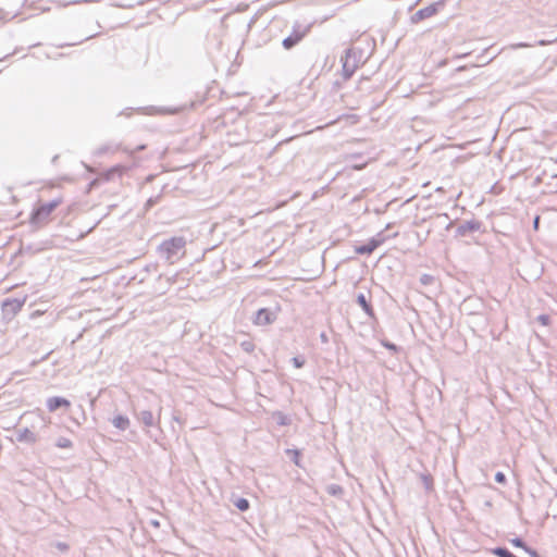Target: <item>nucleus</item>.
I'll list each match as a JSON object with an SVG mask.
<instances>
[{"mask_svg": "<svg viewBox=\"0 0 557 557\" xmlns=\"http://www.w3.org/2000/svg\"><path fill=\"white\" fill-rule=\"evenodd\" d=\"M185 246L186 238L184 236H173L158 246V252L161 258L174 263L185 255Z\"/></svg>", "mask_w": 557, "mask_h": 557, "instance_id": "nucleus-1", "label": "nucleus"}, {"mask_svg": "<svg viewBox=\"0 0 557 557\" xmlns=\"http://www.w3.org/2000/svg\"><path fill=\"white\" fill-rule=\"evenodd\" d=\"M61 202L62 200L60 198H55L49 202L40 203L38 207L34 208L29 216V224L33 231H37L47 224L50 214L61 205Z\"/></svg>", "mask_w": 557, "mask_h": 557, "instance_id": "nucleus-2", "label": "nucleus"}, {"mask_svg": "<svg viewBox=\"0 0 557 557\" xmlns=\"http://www.w3.org/2000/svg\"><path fill=\"white\" fill-rule=\"evenodd\" d=\"M361 51H356L354 48H347L341 57L342 73L345 81L349 79L359 66Z\"/></svg>", "mask_w": 557, "mask_h": 557, "instance_id": "nucleus-3", "label": "nucleus"}, {"mask_svg": "<svg viewBox=\"0 0 557 557\" xmlns=\"http://www.w3.org/2000/svg\"><path fill=\"white\" fill-rule=\"evenodd\" d=\"M313 23L302 24L296 21L293 24L292 33L285 37L282 41V46L285 50H290L296 47L310 32Z\"/></svg>", "mask_w": 557, "mask_h": 557, "instance_id": "nucleus-4", "label": "nucleus"}, {"mask_svg": "<svg viewBox=\"0 0 557 557\" xmlns=\"http://www.w3.org/2000/svg\"><path fill=\"white\" fill-rule=\"evenodd\" d=\"M484 224L482 221L472 219L461 222L455 231V237H473L475 233H484Z\"/></svg>", "mask_w": 557, "mask_h": 557, "instance_id": "nucleus-5", "label": "nucleus"}, {"mask_svg": "<svg viewBox=\"0 0 557 557\" xmlns=\"http://www.w3.org/2000/svg\"><path fill=\"white\" fill-rule=\"evenodd\" d=\"M26 296L22 298H7L1 304L4 319L11 320L22 309L26 301Z\"/></svg>", "mask_w": 557, "mask_h": 557, "instance_id": "nucleus-6", "label": "nucleus"}, {"mask_svg": "<svg viewBox=\"0 0 557 557\" xmlns=\"http://www.w3.org/2000/svg\"><path fill=\"white\" fill-rule=\"evenodd\" d=\"M442 2H434L425 8L418 10L413 15H411L410 21L412 24H417L425 18H429L435 15L438 12L440 7H442Z\"/></svg>", "mask_w": 557, "mask_h": 557, "instance_id": "nucleus-7", "label": "nucleus"}, {"mask_svg": "<svg viewBox=\"0 0 557 557\" xmlns=\"http://www.w3.org/2000/svg\"><path fill=\"white\" fill-rule=\"evenodd\" d=\"M276 320V313L269 308L259 309L253 318L256 325H268Z\"/></svg>", "mask_w": 557, "mask_h": 557, "instance_id": "nucleus-8", "label": "nucleus"}, {"mask_svg": "<svg viewBox=\"0 0 557 557\" xmlns=\"http://www.w3.org/2000/svg\"><path fill=\"white\" fill-rule=\"evenodd\" d=\"M356 302L362 308L364 313L372 320L376 321L374 309L363 293H359L356 297Z\"/></svg>", "mask_w": 557, "mask_h": 557, "instance_id": "nucleus-9", "label": "nucleus"}, {"mask_svg": "<svg viewBox=\"0 0 557 557\" xmlns=\"http://www.w3.org/2000/svg\"><path fill=\"white\" fill-rule=\"evenodd\" d=\"M47 408L49 411H55L58 409H60L61 407H70L71 406V403L70 400H67L66 398L64 397H61V396H53V397H50L47 399Z\"/></svg>", "mask_w": 557, "mask_h": 557, "instance_id": "nucleus-10", "label": "nucleus"}, {"mask_svg": "<svg viewBox=\"0 0 557 557\" xmlns=\"http://www.w3.org/2000/svg\"><path fill=\"white\" fill-rule=\"evenodd\" d=\"M126 171H127L126 166L116 164V165L106 170L101 174V180H103L106 182L112 181L115 176L121 177L123 175V173H125Z\"/></svg>", "mask_w": 557, "mask_h": 557, "instance_id": "nucleus-11", "label": "nucleus"}, {"mask_svg": "<svg viewBox=\"0 0 557 557\" xmlns=\"http://www.w3.org/2000/svg\"><path fill=\"white\" fill-rule=\"evenodd\" d=\"M16 441L21 443L35 444L37 436L27 428H23L16 431Z\"/></svg>", "mask_w": 557, "mask_h": 557, "instance_id": "nucleus-12", "label": "nucleus"}, {"mask_svg": "<svg viewBox=\"0 0 557 557\" xmlns=\"http://www.w3.org/2000/svg\"><path fill=\"white\" fill-rule=\"evenodd\" d=\"M136 418L140 423H143L147 428L154 426L158 422V421H156V419L150 410H141V411L137 412Z\"/></svg>", "mask_w": 557, "mask_h": 557, "instance_id": "nucleus-13", "label": "nucleus"}, {"mask_svg": "<svg viewBox=\"0 0 557 557\" xmlns=\"http://www.w3.org/2000/svg\"><path fill=\"white\" fill-rule=\"evenodd\" d=\"M392 226L391 223H388L384 231L379 232L375 236L371 237L370 240L375 243V246L379 248L381 245H383L388 238L391 237H397L398 233H394L393 235H386L385 231L388 230Z\"/></svg>", "mask_w": 557, "mask_h": 557, "instance_id": "nucleus-14", "label": "nucleus"}, {"mask_svg": "<svg viewBox=\"0 0 557 557\" xmlns=\"http://www.w3.org/2000/svg\"><path fill=\"white\" fill-rule=\"evenodd\" d=\"M112 424L120 431H125L129 428V419L126 416L117 414L112 419Z\"/></svg>", "mask_w": 557, "mask_h": 557, "instance_id": "nucleus-15", "label": "nucleus"}, {"mask_svg": "<svg viewBox=\"0 0 557 557\" xmlns=\"http://www.w3.org/2000/svg\"><path fill=\"white\" fill-rule=\"evenodd\" d=\"M376 248L377 247L375 246V243H373L369 239V242L367 244L356 246L355 251L358 255H361V256L367 255L368 256V255H371Z\"/></svg>", "mask_w": 557, "mask_h": 557, "instance_id": "nucleus-16", "label": "nucleus"}, {"mask_svg": "<svg viewBox=\"0 0 557 557\" xmlns=\"http://www.w3.org/2000/svg\"><path fill=\"white\" fill-rule=\"evenodd\" d=\"M195 107V103L194 102H190L188 104H184V106H181V107H164V108H161L159 109V111L161 113H166V114H177L184 110H187V109H193Z\"/></svg>", "mask_w": 557, "mask_h": 557, "instance_id": "nucleus-17", "label": "nucleus"}, {"mask_svg": "<svg viewBox=\"0 0 557 557\" xmlns=\"http://www.w3.org/2000/svg\"><path fill=\"white\" fill-rule=\"evenodd\" d=\"M492 554L497 557H517L507 547L497 546L492 549Z\"/></svg>", "mask_w": 557, "mask_h": 557, "instance_id": "nucleus-18", "label": "nucleus"}, {"mask_svg": "<svg viewBox=\"0 0 557 557\" xmlns=\"http://www.w3.org/2000/svg\"><path fill=\"white\" fill-rule=\"evenodd\" d=\"M234 506L239 510V511H247L250 507V504H249V500L247 498H244V497H238L236 498L234 502H233Z\"/></svg>", "mask_w": 557, "mask_h": 557, "instance_id": "nucleus-19", "label": "nucleus"}, {"mask_svg": "<svg viewBox=\"0 0 557 557\" xmlns=\"http://www.w3.org/2000/svg\"><path fill=\"white\" fill-rule=\"evenodd\" d=\"M55 445L60 448H71L73 443L67 437H59Z\"/></svg>", "mask_w": 557, "mask_h": 557, "instance_id": "nucleus-20", "label": "nucleus"}, {"mask_svg": "<svg viewBox=\"0 0 557 557\" xmlns=\"http://www.w3.org/2000/svg\"><path fill=\"white\" fill-rule=\"evenodd\" d=\"M421 479L425 490L430 491L433 488V479L430 474H422Z\"/></svg>", "mask_w": 557, "mask_h": 557, "instance_id": "nucleus-21", "label": "nucleus"}, {"mask_svg": "<svg viewBox=\"0 0 557 557\" xmlns=\"http://www.w3.org/2000/svg\"><path fill=\"white\" fill-rule=\"evenodd\" d=\"M290 361L293 366L297 369L302 368L306 363V359L302 356L293 357Z\"/></svg>", "mask_w": 557, "mask_h": 557, "instance_id": "nucleus-22", "label": "nucleus"}, {"mask_svg": "<svg viewBox=\"0 0 557 557\" xmlns=\"http://www.w3.org/2000/svg\"><path fill=\"white\" fill-rule=\"evenodd\" d=\"M288 455H293V462L296 465V466H299V459H300V450L298 449H287L286 451Z\"/></svg>", "mask_w": 557, "mask_h": 557, "instance_id": "nucleus-23", "label": "nucleus"}, {"mask_svg": "<svg viewBox=\"0 0 557 557\" xmlns=\"http://www.w3.org/2000/svg\"><path fill=\"white\" fill-rule=\"evenodd\" d=\"M240 347L244 351L249 354L255 350V344L251 341L242 342Z\"/></svg>", "mask_w": 557, "mask_h": 557, "instance_id": "nucleus-24", "label": "nucleus"}, {"mask_svg": "<svg viewBox=\"0 0 557 557\" xmlns=\"http://www.w3.org/2000/svg\"><path fill=\"white\" fill-rule=\"evenodd\" d=\"M435 281L434 276L433 275H430V274H422L421 277H420V283L422 285H430L432 284L433 282Z\"/></svg>", "mask_w": 557, "mask_h": 557, "instance_id": "nucleus-25", "label": "nucleus"}, {"mask_svg": "<svg viewBox=\"0 0 557 557\" xmlns=\"http://www.w3.org/2000/svg\"><path fill=\"white\" fill-rule=\"evenodd\" d=\"M510 543L515 546V547H519V548H524L525 547V542L521 539V537H515V539H511L510 540Z\"/></svg>", "mask_w": 557, "mask_h": 557, "instance_id": "nucleus-26", "label": "nucleus"}, {"mask_svg": "<svg viewBox=\"0 0 557 557\" xmlns=\"http://www.w3.org/2000/svg\"><path fill=\"white\" fill-rule=\"evenodd\" d=\"M329 493L331 495H339L343 493V488L342 486L337 485V484H333L329 487Z\"/></svg>", "mask_w": 557, "mask_h": 557, "instance_id": "nucleus-27", "label": "nucleus"}, {"mask_svg": "<svg viewBox=\"0 0 557 557\" xmlns=\"http://www.w3.org/2000/svg\"><path fill=\"white\" fill-rule=\"evenodd\" d=\"M494 479H495V481H496L497 483H499V484H505V483L507 482L506 475H505V473H504V472H502V471L496 472V474H495V478H494Z\"/></svg>", "mask_w": 557, "mask_h": 557, "instance_id": "nucleus-28", "label": "nucleus"}, {"mask_svg": "<svg viewBox=\"0 0 557 557\" xmlns=\"http://www.w3.org/2000/svg\"><path fill=\"white\" fill-rule=\"evenodd\" d=\"M159 196L157 197H150L147 201H146V205H145V208L146 210H149L150 208H152L159 200Z\"/></svg>", "mask_w": 557, "mask_h": 557, "instance_id": "nucleus-29", "label": "nucleus"}, {"mask_svg": "<svg viewBox=\"0 0 557 557\" xmlns=\"http://www.w3.org/2000/svg\"><path fill=\"white\" fill-rule=\"evenodd\" d=\"M111 150V147L108 146V145H103V146H100L96 151H95V154L96 156H102L104 153H107L108 151Z\"/></svg>", "mask_w": 557, "mask_h": 557, "instance_id": "nucleus-30", "label": "nucleus"}, {"mask_svg": "<svg viewBox=\"0 0 557 557\" xmlns=\"http://www.w3.org/2000/svg\"><path fill=\"white\" fill-rule=\"evenodd\" d=\"M537 321L542 324V325H548L549 324V321H550V317L548 314H540L537 317Z\"/></svg>", "mask_w": 557, "mask_h": 557, "instance_id": "nucleus-31", "label": "nucleus"}, {"mask_svg": "<svg viewBox=\"0 0 557 557\" xmlns=\"http://www.w3.org/2000/svg\"><path fill=\"white\" fill-rule=\"evenodd\" d=\"M523 550L525 553H528L531 557H541L539 552L528 545H525V547L523 548Z\"/></svg>", "mask_w": 557, "mask_h": 557, "instance_id": "nucleus-32", "label": "nucleus"}, {"mask_svg": "<svg viewBox=\"0 0 557 557\" xmlns=\"http://www.w3.org/2000/svg\"><path fill=\"white\" fill-rule=\"evenodd\" d=\"M382 344H383V346H384L386 349H388V350H391V351H397V350H398V347H397L394 343H391V342H388V341H385V342H383Z\"/></svg>", "mask_w": 557, "mask_h": 557, "instance_id": "nucleus-33", "label": "nucleus"}, {"mask_svg": "<svg viewBox=\"0 0 557 557\" xmlns=\"http://www.w3.org/2000/svg\"><path fill=\"white\" fill-rule=\"evenodd\" d=\"M540 221H541V216L540 215H535L534 219H533V223H532L534 231L539 230Z\"/></svg>", "mask_w": 557, "mask_h": 557, "instance_id": "nucleus-34", "label": "nucleus"}, {"mask_svg": "<svg viewBox=\"0 0 557 557\" xmlns=\"http://www.w3.org/2000/svg\"><path fill=\"white\" fill-rule=\"evenodd\" d=\"M320 339H321L322 343H327L329 342V337H327L326 333L322 332L320 334Z\"/></svg>", "mask_w": 557, "mask_h": 557, "instance_id": "nucleus-35", "label": "nucleus"}, {"mask_svg": "<svg viewBox=\"0 0 557 557\" xmlns=\"http://www.w3.org/2000/svg\"><path fill=\"white\" fill-rule=\"evenodd\" d=\"M131 111H132V109L127 108L126 110L121 111L120 115H127V116H129L131 115Z\"/></svg>", "mask_w": 557, "mask_h": 557, "instance_id": "nucleus-36", "label": "nucleus"}, {"mask_svg": "<svg viewBox=\"0 0 557 557\" xmlns=\"http://www.w3.org/2000/svg\"><path fill=\"white\" fill-rule=\"evenodd\" d=\"M58 548L60 549H67V545L65 543H58Z\"/></svg>", "mask_w": 557, "mask_h": 557, "instance_id": "nucleus-37", "label": "nucleus"}, {"mask_svg": "<svg viewBox=\"0 0 557 557\" xmlns=\"http://www.w3.org/2000/svg\"><path fill=\"white\" fill-rule=\"evenodd\" d=\"M172 419H173L174 421L178 422V423H181V422H182V421H181L180 416H177V414H173Z\"/></svg>", "mask_w": 557, "mask_h": 557, "instance_id": "nucleus-38", "label": "nucleus"}, {"mask_svg": "<svg viewBox=\"0 0 557 557\" xmlns=\"http://www.w3.org/2000/svg\"><path fill=\"white\" fill-rule=\"evenodd\" d=\"M278 423H280L281 425H285V424H286L285 417H282Z\"/></svg>", "mask_w": 557, "mask_h": 557, "instance_id": "nucleus-39", "label": "nucleus"}, {"mask_svg": "<svg viewBox=\"0 0 557 557\" xmlns=\"http://www.w3.org/2000/svg\"><path fill=\"white\" fill-rule=\"evenodd\" d=\"M24 250L26 251H33V248L30 245L26 246V247H23Z\"/></svg>", "mask_w": 557, "mask_h": 557, "instance_id": "nucleus-40", "label": "nucleus"}, {"mask_svg": "<svg viewBox=\"0 0 557 557\" xmlns=\"http://www.w3.org/2000/svg\"><path fill=\"white\" fill-rule=\"evenodd\" d=\"M145 148H146V146H145V145H140V146H138V147L136 148V150H137V151H139V150H144Z\"/></svg>", "mask_w": 557, "mask_h": 557, "instance_id": "nucleus-41", "label": "nucleus"}, {"mask_svg": "<svg viewBox=\"0 0 557 557\" xmlns=\"http://www.w3.org/2000/svg\"><path fill=\"white\" fill-rule=\"evenodd\" d=\"M451 226H453V222H450V223L447 225L446 230H449Z\"/></svg>", "mask_w": 557, "mask_h": 557, "instance_id": "nucleus-42", "label": "nucleus"}, {"mask_svg": "<svg viewBox=\"0 0 557 557\" xmlns=\"http://www.w3.org/2000/svg\"><path fill=\"white\" fill-rule=\"evenodd\" d=\"M152 523H153V525H159L158 521H153Z\"/></svg>", "mask_w": 557, "mask_h": 557, "instance_id": "nucleus-43", "label": "nucleus"}]
</instances>
